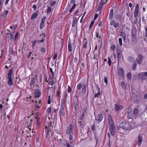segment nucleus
<instances>
[{
  "instance_id": "obj_1",
  "label": "nucleus",
  "mask_w": 147,
  "mask_h": 147,
  "mask_svg": "<svg viewBox=\"0 0 147 147\" xmlns=\"http://www.w3.org/2000/svg\"><path fill=\"white\" fill-rule=\"evenodd\" d=\"M120 127L123 129L130 130L131 129V127L129 123L126 121H123L119 125Z\"/></svg>"
},
{
  "instance_id": "obj_2",
  "label": "nucleus",
  "mask_w": 147,
  "mask_h": 147,
  "mask_svg": "<svg viewBox=\"0 0 147 147\" xmlns=\"http://www.w3.org/2000/svg\"><path fill=\"white\" fill-rule=\"evenodd\" d=\"M13 69L12 68L9 70L7 78V79H8V80L7 81L8 84L10 86L13 85V84L12 80L11 78V75L12 74L13 70Z\"/></svg>"
},
{
  "instance_id": "obj_3",
  "label": "nucleus",
  "mask_w": 147,
  "mask_h": 147,
  "mask_svg": "<svg viewBox=\"0 0 147 147\" xmlns=\"http://www.w3.org/2000/svg\"><path fill=\"white\" fill-rule=\"evenodd\" d=\"M138 76L139 79L141 80H147V72H144L139 73Z\"/></svg>"
},
{
  "instance_id": "obj_4",
  "label": "nucleus",
  "mask_w": 147,
  "mask_h": 147,
  "mask_svg": "<svg viewBox=\"0 0 147 147\" xmlns=\"http://www.w3.org/2000/svg\"><path fill=\"white\" fill-rule=\"evenodd\" d=\"M131 37L132 42L136 41V30L135 28H133L131 30Z\"/></svg>"
},
{
  "instance_id": "obj_5",
  "label": "nucleus",
  "mask_w": 147,
  "mask_h": 147,
  "mask_svg": "<svg viewBox=\"0 0 147 147\" xmlns=\"http://www.w3.org/2000/svg\"><path fill=\"white\" fill-rule=\"evenodd\" d=\"M109 125V129L110 133L112 136H114L115 134V128L114 124L110 125Z\"/></svg>"
},
{
  "instance_id": "obj_6",
  "label": "nucleus",
  "mask_w": 147,
  "mask_h": 147,
  "mask_svg": "<svg viewBox=\"0 0 147 147\" xmlns=\"http://www.w3.org/2000/svg\"><path fill=\"white\" fill-rule=\"evenodd\" d=\"M66 134H72L73 135H74L73 133L72 125V124H70L67 129L66 131Z\"/></svg>"
},
{
  "instance_id": "obj_7",
  "label": "nucleus",
  "mask_w": 147,
  "mask_h": 147,
  "mask_svg": "<svg viewBox=\"0 0 147 147\" xmlns=\"http://www.w3.org/2000/svg\"><path fill=\"white\" fill-rule=\"evenodd\" d=\"M103 118V116L102 114H98L96 117V120L99 123L101 122Z\"/></svg>"
},
{
  "instance_id": "obj_8",
  "label": "nucleus",
  "mask_w": 147,
  "mask_h": 147,
  "mask_svg": "<svg viewBox=\"0 0 147 147\" xmlns=\"http://www.w3.org/2000/svg\"><path fill=\"white\" fill-rule=\"evenodd\" d=\"M123 107L122 105H119L118 103H117L115 105V111H118L121 110Z\"/></svg>"
},
{
  "instance_id": "obj_9",
  "label": "nucleus",
  "mask_w": 147,
  "mask_h": 147,
  "mask_svg": "<svg viewBox=\"0 0 147 147\" xmlns=\"http://www.w3.org/2000/svg\"><path fill=\"white\" fill-rule=\"evenodd\" d=\"M139 11V5L137 4L136 5L135 11L134 13V16L135 18H136L138 14Z\"/></svg>"
},
{
  "instance_id": "obj_10",
  "label": "nucleus",
  "mask_w": 147,
  "mask_h": 147,
  "mask_svg": "<svg viewBox=\"0 0 147 147\" xmlns=\"http://www.w3.org/2000/svg\"><path fill=\"white\" fill-rule=\"evenodd\" d=\"M111 25H113L115 28H117L119 26V24L118 22L116 23V21L114 20H112L110 23Z\"/></svg>"
},
{
  "instance_id": "obj_11",
  "label": "nucleus",
  "mask_w": 147,
  "mask_h": 147,
  "mask_svg": "<svg viewBox=\"0 0 147 147\" xmlns=\"http://www.w3.org/2000/svg\"><path fill=\"white\" fill-rule=\"evenodd\" d=\"M118 74L119 76L121 77H122L123 76L124 74V71L122 68L121 67L119 68Z\"/></svg>"
},
{
  "instance_id": "obj_12",
  "label": "nucleus",
  "mask_w": 147,
  "mask_h": 147,
  "mask_svg": "<svg viewBox=\"0 0 147 147\" xmlns=\"http://www.w3.org/2000/svg\"><path fill=\"white\" fill-rule=\"evenodd\" d=\"M34 94L36 98H38L41 94V92L38 89L37 90H35V92H34Z\"/></svg>"
},
{
  "instance_id": "obj_13",
  "label": "nucleus",
  "mask_w": 147,
  "mask_h": 147,
  "mask_svg": "<svg viewBox=\"0 0 147 147\" xmlns=\"http://www.w3.org/2000/svg\"><path fill=\"white\" fill-rule=\"evenodd\" d=\"M133 113L135 118L137 117L139 113L138 109L136 108H135L133 110Z\"/></svg>"
},
{
  "instance_id": "obj_14",
  "label": "nucleus",
  "mask_w": 147,
  "mask_h": 147,
  "mask_svg": "<svg viewBox=\"0 0 147 147\" xmlns=\"http://www.w3.org/2000/svg\"><path fill=\"white\" fill-rule=\"evenodd\" d=\"M108 119L109 125L114 124L112 117L110 114H109L108 115Z\"/></svg>"
},
{
  "instance_id": "obj_15",
  "label": "nucleus",
  "mask_w": 147,
  "mask_h": 147,
  "mask_svg": "<svg viewBox=\"0 0 147 147\" xmlns=\"http://www.w3.org/2000/svg\"><path fill=\"white\" fill-rule=\"evenodd\" d=\"M38 11H37L36 12H35L33 13L31 18V19L32 20H33L36 19L37 17L38 16Z\"/></svg>"
},
{
  "instance_id": "obj_16",
  "label": "nucleus",
  "mask_w": 147,
  "mask_h": 147,
  "mask_svg": "<svg viewBox=\"0 0 147 147\" xmlns=\"http://www.w3.org/2000/svg\"><path fill=\"white\" fill-rule=\"evenodd\" d=\"M86 113V111L85 109H83L82 111V115L80 117V120H82L84 118Z\"/></svg>"
},
{
  "instance_id": "obj_17",
  "label": "nucleus",
  "mask_w": 147,
  "mask_h": 147,
  "mask_svg": "<svg viewBox=\"0 0 147 147\" xmlns=\"http://www.w3.org/2000/svg\"><path fill=\"white\" fill-rule=\"evenodd\" d=\"M64 107L63 105H61V107L60 113L63 116H64L65 115Z\"/></svg>"
},
{
  "instance_id": "obj_18",
  "label": "nucleus",
  "mask_w": 147,
  "mask_h": 147,
  "mask_svg": "<svg viewBox=\"0 0 147 147\" xmlns=\"http://www.w3.org/2000/svg\"><path fill=\"white\" fill-rule=\"evenodd\" d=\"M116 19L117 21L121 22L122 20V16L120 14H118L116 16Z\"/></svg>"
},
{
  "instance_id": "obj_19",
  "label": "nucleus",
  "mask_w": 147,
  "mask_h": 147,
  "mask_svg": "<svg viewBox=\"0 0 147 147\" xmlns=\"http://www.w3.org/2000/svg\"><path fill=\"white\" fill-rule=\"evenodd\" d=\"M113 16V9L111 10L109 16V18L110 20H111L112 19Z\"/></svg>"
},
{
  "instance_id": "obj_20",
  "label": "nucleus",
  "mask_w": 147,
  "mask_h": 147,
  "mask_svg": "<svg viewBox=\"0 0 147 147\" xmlns=\"http://www.w3.org/2000/svg\"><path fill=\"white\" fill-rule=\"evenodd\" d=\"M127 60L129 62L132 63L134 61V58L132 56H129L127 57Z\"/></svg>"
},
{
  "instance_id": "obj_21",
  "label": "nucleus",
  "mask_w": 147,
  "mask_h": 147,
  "mask_svg": "<svg viewBox=\"0 0 147 147\" xmlns=\"http://www.w3.org/2000/svg\"><path fill=\"white\" fill-rule=\"evenodd\" d=\"M63 141L65 142V144H64V145L66 146L67 147H74L73 146L70 145L67 141L64 140Z\"/></svg>"
},
{
  "instance_id": "obj_22",
  "label": "nucleus",
  "mask_w": 147,
  "mask_h": 147,
  "mask_svg": "<svg viewBox=\"0 0 147 147\" xmlns=\"http://www.w3.org/2000/svg\"><path fill=\"white\" fill-rule=\"evenodd\" d=\"M86 86L85 84H84L82 89V93L85 94L86 93Z\"/></svg>"
},
{
  "instance_id": "obj_23",
  "label": "nucleus",
  "mask_w": 147,
  "mask_h": 147,
  "mask_svg": "<svg viewBox=\"0 0 147 147\" xmlns=\"http://www.w3.org/2000/svg\"><path fill=\"white\" fill-rule=\"evenodd\" d=\"M120 36H121L124 40H125L126 39V35L125 32H120Z\"/></svg>"
},
{
  "instance_id": "obj_24",
  "label": "nucleus",
  "mask_w": 147,
  "mask_h": 147,
  "mask_svg": "<svg viewBox=\"0 0 147 147\" xmlns=\"http://www.w3.org/2000/svg\"><path fill=\"white\" fill-rule=\"evenodd\" d=\"M68 51L69 52H70L72 51V49L71 45L69 41L68 42Z\"/></svg>"
},
{
  "instance_id": "obj_25",
  "label": "nucleus",
  "mask_w": 147,
  "mask_h": 147,
  "mask_svg": "<svg viewBox=\"0 0 147 147\" xmlns=\"http://www.w3.org/2000/svg\"><path fill=\"white\" fill-rule=\"evenodd\" d=\"M78 22V20L77 19H74L73 22L72 26L74 27L76 25H77Z\"/></svg>"
},
{
  "instance_id": "obj_26",
  "label": "nucleus",
  "mask_w": 147,
  "mask_h": 147,
  "mask_svg": "<svg viewBox=\"0 0 147 147\" xmlns=\"http://www.w3.org/2000/svg\"><path fill=\"white\" fill-rule=\"evenodd\" d=\"M127 77L128 80L130 81L131 78V74L130 73H128L127 74Z\"/></svg>"
},
{
  "instance_id": "obj_27",
  "label": "nucleus",
  "mask_w": 147,
  "mask_h": 147,
  "mask_svg": "<svg viewBox=\"0 0 147 147\" xmlns=\"http://www.w3.org/2000/svg\"><path fill=\"white\" fill-rule=\"evenodd\" d=\"M18 86H19L20 87H22L24 86V84L23 82L22 81H18Z\"/></svg>"
},
{
  "instance_id": "obj_28",
  "label": "nucleus",
  "mask_w": 147,
  "mask_h": 147,
  "mask_svg": "<svg viewBox=\"0 0 147 147\" xmlns=\"http://www.w3.org/2000/svg\"><path fill=\"white\" fill-rule=\"evenodd\" d=\"M9 52L11 55H14L15 54V52L13 51L12 48H10L9 50Z\"/></svg>"
},
{
  "instance_id": "obj_29",
  "label": "nucleus",
  "mask_w": 147,
  "mask_h": 147,
  "mask_svg": "<svg viewBox=\"0 0 147 147\" xmlns=\"http://www.w3.org/2000/svg\"><path fill=\"white\" fill-rule=\"evenodd\" d=\"M7 34H9L10 36H8V38L10 40H12L14 38L13 35L11 34V33H7Z\"/></svg>"
},
{
  "instance_id": "obj_30",
  "label": "nucleus",
  "mask_w": 147,
  "mask_h": 147,
  "mask_svg": "<svg viewBox=\"0 0 147 147\" xmlns=\"http://www.w3.org/2000/svg\"><path fill=\"white\" fill-rule=\"evenodd\" d=\"M56 3V2L55 1H51L50 3V5L51 6H54Z\"/></svg>"
},
{
  "instance_id": "obj_31",
  "label": "nucleus",
  "mask_w": 147,
  "mask_h": 147,
  "mask_svg": "<svg viewBox=\"0 0 147 147\" xmlns=\"http://www.w3.org/2000/svg\"><path fill=\"white\" fill-rule=\"evenodd\" d=\"M73 136V135L72 134H70L69 135V141L71 143H72L74 141Z\"/></svg>"
},
{
  "instance_id": "obj_32",
  "label": "nucleus",
  "mask_w": 147,
  "mask_h": 147,
  "mask_svg": "<svg viewBox=\"0 0 147 147\" xmlns=\"http://www.w3.org/2000/svg\"><path fill=\"white\" fill-rule=\"evenodd\" d=\"M138 58H137L138 60L142 61L143 58V57L142 55L139 54L138 56Z\"/></svg>"
},
{
  "instance_id": "obj_33",
  "label": "nucleus",
  "mask_w": 147,
  "mask_h": 147,
  "mask_svg": "<svg viewBox=\"0 0 147 147\" xmlns=\"http://www.w3.org/2000/svg\"><path fill=\"white\" fill-rule=\"evenodd\" d=\"M35 78H34L33 77L32 78L31 80V83L30 85V86L31 87V86L32 85H34L35 83Z\"/></svg>"
},
{
  "instance_id": "obj_34",
  "label": "nucleus",
  "mask_w": 147,
  "mask_h": 147,
  "mask_svg": "<svg viewBox=\"0 0 147 147\" xmlns=\"http://www.w3.org/2000/svg\"><path fill=\"white\" fill-rule=\"evenodd\" d=\"M51 8L50 6L48 7V8L47 9V13L49 14L51 12Z\"/></svg>"
},
{
  "instance_id": "obj_35",
  "label": "nucleus",
  "mask_w": 147,
  "mask_h": 147,
  "mask_svg": "<svg viewBox=\"0 0 147 147\" xmlns=\"http://www.w3.org/2000/svg\"><path fill=\"white\" fill-rule=\"evenodd\" d=\"M80 120H78V123L79 124L80 127L81 128H83L84 125L82 123H81V121H80Z\"/></svg>"
},
{
  "instance_id": "obj_36",
  "label": "nucleus",
  "mask_w": 147,
  "mask_h": 147,
  "mask_svg": "<svg viewBox=\"0 0 147 147\" xmlns=\"http://www.w3.org/2000/svg\"><path fill=\"white\" fill-rule=\"evenodd\" d=\"M50 71L51 73V74L52 75V78L53 79L54 78V73L53 72L52 69L51 68H50Z\"/></svg>"
},
{
  "instance_id": "obj_37",
  "label": "nucleus",
  "mask_w": 147,
  "mask_h": 147,
  "mask_svg": "<svg viewBox=\"0 0 147 147\" xmlns=\"http://www.w3.org/2000/svg\"><path fill=\"white\" fill-rule=\"evenodd\" d=\"M102 5H99L98 8V10L99 11L100 13L102 11L101 8L102 7Z\"/></svg>"
},
{
  "instance_id": "obj_38",
  "label": "nucleus",
  "mask_w": 147,
  "mask_h": 147,
  "mask_svg": "<svg viewBox=\"0 0 147 147\" xmlns=\"http://www.w3.org/2000/svg\"><path fill=\"white\" fill-rule=\"evenodd\" d=\"M82 87V85L81 83L79 84L77 86V88L79 90H80Z\"/></svg>"
},
{
  "instance_id": "obj_39",
  "label": "nucleus",
  "mask_w": 147,
  "mask_h": 147,
  "mask_svg": "<svg viewBox=\"0 0 147 147\" xmlns=\"http://www.w3.org/2000/svg\"><path fill=\"white\" fill-rule=\"evenodd\" d=\"M136 66H137V63L136 62H135L134 64L132 67V69L133 70H135L136 68Z\"/></svg>"
},
{
  "instance_id": "obj_40",
  "label": "nucleus",
  "mask_w": 147,
  "mask_h": 147,
  "mask_svg": "<svg viewBox=\"0 0 147 147\" xmlns=\"http://www.w3.org/2000/svg\"><path fill=\"white\" fill-rule=\"evenodd\" d=\"M121 50L119 48H117V54H121Z\"/></svg>"
},
{
  "instance_id": "obj_41",
  "label": "nucleus",
  "mask_w": 147,
  "mask_h": 147,
  "mask_svg": "<svg viewBox=\"0 0 147 147\" xmlns=\"http://www.w3.org/2000/svg\"><path fill=\"white\" fill-rule=\"evenodd\" d=\"M94 22V20H92L91 22V23L90 24V26L89 27V29H90L91 28H92V26L93 25V24Z\"/></svg>"
},
{
  "instance_id": "obj_42",
  "label": "nucleus",
  "mask_w": 147,
  "mask_h": 147,
  "mask_svg": "<svg viewBox=\"0 0 147 147\" xmlns=\"http://www.w3.org/2000/svg\"><path fill=\"white\" fill-rule=\"evenodd\" d=\"M51 107L48 108L47 109V111L48 112V113L50 114L51 113Z\"/></svg>"
},
{
  "instance_id": "obj_43",
  "label": "nucleus",
  "mask_w": 147,
  "mask_h": 147,
  "mask_svg": "<svg viewBox=\"0 0 147 147\" xmlns=\"http://www.w3.org/2000/svg\"><path fill=\"white\" fill-rule=\"evenodd\" d=\"M121 54H117L118 60H119L121 59Z\"/></svg>"
},
{
  "instance_id": "obj_44",
  "label": "nucleus",
  "mask_w": 147,
  "mask_h": 147,
  "mask_svg": "<svg viewBox=\"0 0 147 147\" xmlns=\"http://www.w3.org/2000/svg\"><path fill=\"white\" fill-rule=\"evenodd\" d=\"M9 11L8 10H6L4 12V13H5V15H3V16L4 17H5L7 15V14Z\"/></svg>"
},
{
  "instance_id": "obj_45",
  "label": "nucleus",
  "mask_w": 147,
  "mask_h": 147,
  "mask_svg": "<svg viewBox=\"0 0 147 147\" xmlns=\"http://www.w3.org/2000/svg\"><path fill=\"white\" fill-rule=\"evenodd\" d=\"M116 49V46L115 45H113L111 47V49L113 51L114 50Z\"/></svg>"
},
{
  "instance_id": "obj_46",
  "label": "nucleus",
  "mask_w": 147,
  "mask_h": 147,
  "mask_svg": "<svg viewBox=\"0 0 147 147\" xmlns=\"http://www.w3.org/2000/svg\"><path fill=\"white\" fill-rule=\"evenodd\" d=\"M46 17L44 16V17L41 20V22L42 23H44V22L45 21L46 19Z\"/></svg>"
},
{
  "instance_id": "obj_47",
  "label": "nucleus",
  "mask_w": 147,
  "mask_h": 147,
  "mask_svg": "<svg viewBox=\"0 0 147 147\" xmlns=\"http://www.w3.org/2000/svg\"><path fill=\"white\" fill-rule=\"evenodd\" d=\"M119 41L120 45L121 46L122 45V39L121 38H119Z\"/></svg>"
},
{
  "instance_id": "obj_48",
  "label": "nucleus",
  "mask_w": 147,
  "mask_h": 147,
  "mask_svg": "<svg viewBox=\"0 0 147 147\" xmlns=\"http://www.w3.org/2000/svg\"><path fill=\"white\" fill-rule=\"evenodd\" d=\"M78 61V58L77 57H75L74 59V62L75 63H76Z\"/></svg>"
},
{
  "instance_id": "obj_49",
  "label": "nucleus",
  "mask_w": 147,
  "mask_h": 147,
  "mask_svg": "<svg viewBox=\"0 0 147 147\" xmlns=\"http://www.w3.org/2000/svg\"><path fill=\"white\" fill-rule=\"evenodd\" d=\"M44 40H45L42 38L41 40H37V42H38V43H39L40 42H43Z\"/></svg>"
},
{
  "instance_id": "obj_50",
  "label": "nucleus",
  "mask_w": 147,
  "mask_h": 147,
  "mask_svg": "<svg viewBox=\"0 0 147 147\" xmlns=\"http://www.w3.org/2000/svg\"><path fill=\"white\" fill-rule=\"evenodd\" d=\"M121 85L123 88L125 87V84L124 82H122L121 83Z\"/></svg>"
},
{
  "instance_id": "obj_51",
  "label": "nucleus",
  "mask_w": 147,
  "mask_h": 147,
  "mask_svg": "<svg viewBox=\"0 0 147 147\" xmlns=\"http://www.w3.org/2000/svg\"><path fill=\"white\" fill-rule=\"evenodd\" d=\"M44 26V23L41 22L40 25V28L41 29H42Z\"/></svg>"
},
{
  "instance_id": "obj_52",
  "label": "nucleus",
  "mask_w": 147,
  "mask_h": 147,
  "mask_svg": "<svg viewBox=\"0 0 147 147\" xmlns=\"http://www.w3.org/2000/svg\"><path fill=\"white\" fill-rule=\"evenodd\" d=\"M41 51L43 53H45L46 52L45 49L44 47H42L41 48Z\"/></svg>"
},
{
  "instance_id": "obj_53",
  "label": "nucleus",
  "mask_w": 147,
  "mask_h": 147,
  "mask_svg": "<svg viewBox=\"0 0 147 147\" xmlns=\"http://www.w3.org/2000/svg\"><path fill=\"white\" fill-rule=\"evenodd\" d=\"M36 42H37L36 40H34V41H33L32 42V47H34L35 46V44L36 43Z\"/></svg>"
},
{
  "instance_id": "obj_54",
  "label": "nucleus",
  "mask_w": 147,
  "mask_h": 147,
  "mask_svg": "<svg viewBox=\"0 0 147 147\" xmlns=\"http://www.w3.org/2000/svg\"><path fill=\"white\" fill-rule=\"evenodd\" d=\"M100 92L99 91L98 92V93L95 94H94V97H99V96L100 95Z\"/></svg>"
},
{
  "instance_id": "obj_55",
  "label": "nucleus",
  "mask_w": 147,
  "mask_h": 147,
  "mask_svg": "<svg viewBox=\"0 0 147 147\" xmlns=\"http://www.w3.org/2000/svg\"><path fill=\"white\" fill-rule=\"evenodd\" d=\"M104 82L106 83V84L107 85L108 83V81H107V77H105L104 78Z\"/></svg>"
},
{
  "instance_id": "obj_56",
  "label": "nucleus",
  "mask_w": 147,
  "mask_h": 147,
  "mask_svg": "<svg viewBox=\"0 0 147 147\" xmlns=\"http://www.w3.org/2000/svg\"><path fill=\"white\" fill-rule=\"evenodd\" d=\"M136 60L137 61V63L139 64H140L142 62V61L138 60L137 59H136Z\"/></svg>"
},
{
  "instance_id": "obj_57",
  "label": "nucleus",
  "mask_w": 147,
  "mask_h": 147,
  "mask_svg": "<svg viewBox=\"0 0 147 147\" xmlns=\"http://www.w3.org/2000/svg\"><path fill=\"white\" fill-rule=\"evenodd\" d=\"M19 32H16V35H15V37L14 38V39L15 40H16V38L17 37V36H18V34H19Z\"/></svg>"
},
{
  "instance_id": "obj_58",
  "label": "nucleus",
  "mask_w": 147,
  "mask_h": 147,
  "mask_svg": "<svg viewBox=\"0 0 147 147\" xmlns=\"http://www.w3.org/2000/svg\"><path fill=\"white\" fill-rule=\"evenodd\" d=\"M111 61L109 57L108 58V64L110 66L111 65Z\"/></svg>"
},
{
  "instance_id": "obj_59",
  "label": "nucleus",
  "mask_w": 147,
  "mask_h": 147,
  "mask_svg": "<svg viewBox=\"0 0 147 147\" xmlns=\"http://www.w3.org/2000/svg\"><path fill=\"white\" fill-rule=\"evenodd\" d=\"M57 57V53H55L53 57V59L54 60Z\"/></svg>"
},
{
  "instance_id": "obj_60",
  "label": "nucleus",
  "mask_w": 147,
  "mask_h": 147,
  "mask_svg": "<svg viewBox=\"0 0 147 147\" xmlns=\"http://www.w3.org/2000/svg\"><path fill=\"white\" fill-rule=\"evenodd\" d=\"M32 119H31L29 122H27V124H28V127H30L31 126V125L30 124V122H32Z\"/></svg>"
},
{
  "instance_id": "obj_61",
  "label": "nucleus",
  "mask_w": 147,
  "mask_h": 147,
  "mask_svg": "<svg viewBox=\"0 0 147 147\" xmlns=\"http://www.w3.org/2000/svg\"><path fill=\"white\" fill-rule=\"evenodd\" d=\"M98 14L96 13L95 14L94 18V20H95L97 19V18H98Z\"/></svg>"
},
{
  "instance_id": "obj_62",
  "label": "nucleus",
  "mask_w": 147,
  "mask_h": 147,
  "mask_svg": "<svg viewBox=\"0 0 147 147\" xmlns=\"http://www.w3.org/2000/svg\"><path fill=\"white\" fill-rule=\"evenodd\" d=\"M35 102L36 103L35 104V105L36 107L37 108H39L40 107V106L38 105V104L37 103V101H36Z\"/></svg>"
},
{
  "instance_id": "obj_63",
  "label": "nucleus",
  "mask_w": 147,
  "mask_h": 147,
  "mask_svg": "<svg viewBox=\"0 0 147 147\" xmlns=\"http://www.w3.org/2000/svg\"><path fill=\"white\" fill-rule=\"evenodd\" d=\"M105 0H101L100 3H99V5H103V4H104V3H103V2Z\"/></svg>"
},
{
  "instance_id": "obj_64",
  "label": "nucleus",
  "mask_w": 147,
  "mask_h": 147,
  "mask_svg": "<svg viewBox=\"0 0 147 147\" xmlns=\"http://www.w3.org/2000/svg\"><path fill=\"white\" fill-rule=\"evenodd\" d=\"M92 129L93 131H94L95 130V127L94 125H92Z\"/></svg>"
}]
</instances>
